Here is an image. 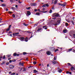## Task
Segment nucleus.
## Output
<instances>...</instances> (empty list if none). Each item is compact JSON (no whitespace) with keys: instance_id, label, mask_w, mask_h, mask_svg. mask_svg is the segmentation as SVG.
I'll use <instances>...</instances> for the list:
<instances>
[{"instance_id":"f257e3e1","label":"nucleus","mask_w":75,"mask_h":75,"mask_svg":"<svg viewBox=\"0 0 75 75\" xmlns=\"http://www.w3.org/2000/svg\"><path fill=\"white\" fill-rule=\"evenodd\" d=\"M52 16L53 17H57L59 16V14L58 13H55L52 15Z\"/></svg>"},{"instance_id":"f03ea898","label":"nucleus","mask_w":75,"mask_h":75,"mask_svg":"<svg viewBox=\"0 0 75 75\" xmlns=\"http://www.w3.org/2000/svg\"><path fill=\"white\" fill-rule=\"evenodd\" d=\"M60 23V21H57V23L56 24H54V25H57Z\"/></svg>"},{"instance_id":"7ed1b4c3","label":"nucleus","mask_w":75,"mask_h":75,"mask_svg":"<svg viewBox=\"0 0 75 75\" xmlns=\"http://www.w3.org/2000/svg\"><path fill=\"white\" fill-rule=\"evenodd\" d=\"M19 40H21V41H24V37H21L20 38Z\"/></svg>"},{"instance_id":"20e7f679","label":"nucleus","mask_w":75,"mask_h":75,"mask_svg":"<svg viewBox=\"0 0 75 75\" xmlns=\"http://www.w3.org/2000/svg\"><path fill=\"white\" fill-rule=\"evenodd\" d=\"M31 15V13L30 11H28L27 12V13L26 14L27 16H30Z\"/></svg>"},{"instance_id":"39448f33","label":"nucleus","mask_w":75,"mask_h":75,"mask_svg":"<svg viewBox=\"0 0 75 75\" xmlns=\"http://www.w3.org/2000/svg\"><path fill=\"white\" fill-rule=\"evenodd\" d=\"M18 34H19V33L18 32L13 33V35H14V36H17V35H18Z\"/></svg>"},{"instance_id":"423d86ee","label":"nucleus","mask_w":75,"mask_h":75,"mask_svg":"<svg viewBox=\"0 0 75 75\" xmlns=\"http://www.w3.org/2000/svg\"><path fill=\"white\" fill-rule=\"evenodd\" d=\"M51 54V52L50 51H48L47 52V54L48 55H50Z\"/></svg>"},{"instance_id":"0eeeda50","label":"nucleus","mask_w":75,"mask_h":75,"mask_svg":"<svg viewBox=\"0 0 75 75\" xmlns=\"http://www.w3.org/2000/svg\"><path fill=\"white\" fill-rule=\"evenodd\" d=\"M46 6L47 7H48L49 6V5H48V4H44L42 6V7H46Z\"/></svg>"},{"instance_id":"6e6552de","label":"nucleus","mask_w":75,"mask_h":75,"mask_svg":"<svg viewBox=\"0 0 75 75\" xmlns=\"http://www.w3.org/2000/svg\"><path fill=\"white\" fill-rule=\"evenodd\" d=\"M14 67V66H13V65H10L9 66V68L10 69H13Z\"/></svg>"},{"instance_id":"1a4fd4ad","label":"nucleus","mask_w":75,"mask_h":75,"mask_svg":"<svg viewBox=\"0 0 75 75\" xmlns=\"http://www.w3.org/2000/svg\"><path fill=\"white\" fill-rule=\"evenodd\" d=\"M52 64H58V62H56L54 60H53L52 61Z\"/></svg>"},{"instance_id":"9d476101","label":"nucleus","mask_w":75,"mask_h":75,"mask_svg":"<svg viewBox=\"0 0 75 75\" xmlns=\"http://www.w3.org/2000/svg\"><path fill=\"white\" fill-rule=\"evenodd\" d=\"M19 65H21V66H24V63H21V62H19Z\"/></svg>"},{"instance_id":"9b49d317","label":"nucleus","mask_w":75,"mask_h":75,"mask_svg":"<svg viewBox=\"0 0 75 75\" xmlns=\"http://www.w3.org/2000/svg\"><path fill=\"white\" fill-rule=\"evenodd\" d=\"M30 5L31 6H37V4L35 3H32L30 4Z\"/></svg>"},{"instance_id":"f8f14e48","label":"nucleus","mask_w":75,"mask_h":75,"mask_svg":"<svg viewBox=\"0 0 75 75\" xmlns=\"http://www.w3.org/2000/svg\"><path fill=\"white\" fill-rule=\"evenodd\" d=\"M58 4L59 5H60V6H62L63 7H65V5L63 4L59 3Z\"/></svg>"},{"instance_id":"ddd939ff","label":"nucleus","mask_w":75,"mask_h":75,"mask_svg":"<svg viewBox=\"0 0 75 75\" xmlns=\"http://www.w3.org/2000/svg\"><path fill=\"white\" fill-rule=\"evenodd\" d=\"M71 70L72 71V70H75V68L73 67H71Z\"/></svg>"},{"instance_id":"4468645a","label":"nucleus","mask_w":75,"mask_h":75,"mask_svg":"<svg viewBox=\"0 0 75 75\" xmlns=\"http://www.w3.org/2000/svg\"><path fill=\"white\" fill-rule=\"evenodd\" d=\"M66 73L67 74H69L70 75H71L72 74V72H70L69 71H67L66 72Z\"/></svg>"},{"instance_id":"2eb2a0df","label":"nucleus","mask_w":75,"mask_h":75,"mask_svg":"<svg viewBox=\"0 0 75 75\" xmlns=\"http://www.w3.org/2000/svg\"><path fill=\"white\" fill-rule=\"evenodd\" d=\"M48 27L46 26H44L43 27V28L45 29V30H47Z\"/></svg>"},{"instance_id":"dca6fc26","label":"nucleus","mask_w":75,"mask_h":75,"mask_svg":"<svg viewBox=\"0 0 75 75\" xmlns=\"http://www.w3.org/2000/svg\"><path fill=\"white\" fill-rule=\"evenodd\" d=\"M23 24L25 26H28V24H26L25 23H23Z\"/></svg>"},{"instance_id":"f3484780","label":"nucleus","mask_w":75,"mask_h":75,"mask_svg":"<svg viewBox=\"0 0 75 75\" xmlns=\"http://www.w3.org/2000/svg\"><path fill=\"white\" fill-rule=\"evenodd\" d=\"M1 5L2 7H6V5L4 4H2Z\"/></svg>"},{"instance_id":"a211bd4d","label":"nucleus","mask_w":75,"mask_h":75,"mask_svg":"<svg viewBox=\"0 0 75 75\" xmlns=\"http://www.w3.org/2000/svg\"><path fill=\"white\" fill-rule=\"evenodd\" d=\"M72 50V48L69 49L67 50L68 51H67V52H69V51H71Z\"/></svg>"},{"instance_id":"6ab92c4d","label":"nucleus","mask_w":75,"mask_h":75,"mask_svg":"<svg viewBox=\"0 0 75 75\" xmlns=\"http://www.w3.org/2000/svg\"><path fill=\"white\" fill-rule=\"evenodd\" d=\"M42 30V28H39L38 29L37 31H40V30Z\"/></svg>"},{"instance_id":"aec40b11","label":"nucleus","mask_w":75,"mask_h":75,"mask_svg":"<svg viewBox=\"0 0 75 75\" xmlns=\"http://www.w3.org/2000/svg\"><path fill=\"white\" fill-rule=\"evenodd\" d=\"M58 72H59V73H61V72H62V70L61 69H59L58 70Z\"/></svg>"},{"instance_id":"412c9836","label":"nucleus","mask_w":75,"mask_h":75,"mask_svg":"<svg viewBox=\"0 0 75 75\" xmlns=\"http://www.w3.org/2000/svg\"><path fill=\"white\" fill-rule=\"evenodd\" d=\"M34 71V73H37V72H38L36 70H34L33 71Z\"/></svg>"},{"instance_id":"4be33fe9","label":"nucleus","mask_w":75,"mask_h":75,"mask_svg":"<svg viewBox=\"0 0 75 75\" xmlns=\"http://www.w3.org/2000/svg\"><path fill=\"white\" fill-rule=\"evenodd\" d=\"M63 32L64 33H66V29H64L63 31Z\"/></svg>"},{"instance_id":"5701e85b","label":"nucleus","mask_w":75,"mask_h":75,"mask_svg":"<svg viewBox=\"0 0 75 75\" xmlns=\"http://www.w3.org/2000/svg\"><path fill=\"white\" fill-rule=\"evenodd\" d=\"M57 3V0H55L54 2V4H55Z\"/></svg>"},{"instance_id":"b1692460","label":"nucleus","mask_w":75,"mask_h":75,"mask_svg":"<svg viewBox=\"0 0 75 75\" xmlns=\"http://www.w3.org/2000/svg\"><path fill=\"white\" fill-rule=\"evenodd\" d=\"M66 21H67V22H68V23H71V22H70L69 19L68 20L66 19Z\"/></svg>"},{"instance_id":"393cba45","label":"nucleus","mask_w":75,"mask_h":75,"mask_svg":"<svg viewBox=\"0 0 75 75\" xmlns=\"http://www.w3.org/2000/svg\"><path fill=\"white\" fill-rule=\"evenodd\" d=\"M25 42H27L28 41V38H25Z\"/></svg>"},{"instance_id":"a878e982","label":"nucleus","mask_w":75,"mask_h":75,"mask_svg":"<svg viewBox=\"0 0 75 75\" xmlns=\"http://www.w3.org/2000/svg\"><path fill=\"white\" fill-rule=\"evenodd\" d=\"M13 56H14L15 57H16V55H17V53H14L13 54Z\"/></svg>"},{"instance_id":"bb28decb","label":"nucleus","mask_w":75,"mask_h":75,"mask_svg":"<svg viewBox=\"0 0 75 75\" xmlns=\"http://www.w3.org/2000/svg\"><path fill=\"white\" fill-rule=\"evenodd\" d=\"M16 59L12 60V62H16Z\"/></svg>"},{"instance_id":"cd10ccee","label":"nucleus","mask_w":75,"mask_h":75,"mask_svg":"<svg viewBox=\"0 0 75 75\" xmlns=\"http://www.w3.org/2000/svg\"><path fill=\"white\" fill-rule=\"evenodd\" d=\"M23 72L24 71H26V69H25V68H23Z\"/></svg>"},{"instance_id":"c85d7f7f","label":"nucleus","mask_w":75,"mask_h":75,"mask_svg":"<svg viewBox=\"0 0 75 75\" xmlns=\"http://www.w3.org/2000/svg\"><path fill=\"white\" fill-rule=\"evenodd\" d=\"M25 32H26V33H31V32L27 31H25Z\"/></svg>"},{"instance_id":"c756f323","label":"nucleus","mask_w":75,"mask_h":75,"mask_svg":"<svg viewBox=\"0 0 75 75\" xmlns=\"http://www.w3.org/2000/svg\"><path fill=\"white\" fill-rule=\"evenodd\" d=\"M40 13H36V15H37V16H40Z\"/></svg>"},{"instance_id":"7c9ffc66","label":"nucleus","mask_w":75,"mask_h":75,"mask_svg":"<svg viewBox=\"0 0 75 75\" xmlns=\"http://www.w3.org/2000/svg\"><path fill=\"white\" fill-rule=\"evenodd\" d=\"M71 23L72 24H73V25H75V24H74V22L73 21H71Z\"/></svg>"},{"instance_id":"2f4dec72","label":"nucleus","mask_w":75,"mask_h":75,"mask_svg":"<svg viewBox=\"0 0 75 75\" xmlns=\"http://www.w3.org/2000/svg\"><path fill=\"white\" fill-rule=\"evenodd\" d=\"M30 7H27L26 9H27V10H30Z\"/></svg>"},{"instance_id":"473e14b6","label":"nucleus","mask_w":75,"mask_h":75,"mask_svg":"<svg viewBox=\"0 0 75 75\" xmlns=\"http://www.w3.org/2000/svg\"><path fill=\"white\" fill-rule=\"evenodd\" d=\"M15 74H16V73H11V75H15Z\"/></svg>"},{"instance_id":"72a5a7b5","label":"nucleus","mask_w":75,"mask_h":75,"mask_svg":"<svg viewBox=\"0 0 75 75\" xmlns=\"http://www.w3.org/2000/svg\"><path fill=\"white\" fill-rule=\"evenodd\" d=\"M41 13H47V11H42Z\"/></svg>"},{"instance_id":"f704fd0d","label":"nucleus","mask_w":75,"mask_h":75,"mask_svg":"<svg viewBox=\"0 0 75 75\" xmlns=\"http://www.w3.org/2000/svg\"><path fill=\"white\" fill-rule=\"evenodd\" d=\"M57 59V57H54V60H56Z\"/></svg>"},{"instance_id":"c9c22d12","label":"nucleus","mask_w":75,"mask_h":75,"mask_svg":"<svg viewBox=\"0 0 75 75\" xmlns=\"http://www.w3.org/2000/svg\"><path fill=\"white\" fill-rule=\"evenodd\" d=\"M23 55H25V54H27V53L26 52H23Z\"/></svg>"},{"instance_id":"e433bc0d","label":"nucleus","mask_w":75,"mask_h":75,"mask_svg":"<svg viewBox=\"0 0 75 75\" xmlns=\"http://www.w3.org/2000/svg\"><path fill=\"white\" fill-rule=\"evenodd\" d=\"M52 12V11L50 9V13H51Z\"/></svg>"},{"instance_id":"4c0bfd02","label":"nucleus","mask_w":75,"mask_h":75,"mask_svg":"<svg viewBox=\"0 0 75 75\" xmlns=\"http://www.w3.org/2000/svg\"><path fill=\"white\" fill-rule=\"evenodd\" d=\"M33 64H34V65L36 64H37V62H33Z\"/></svg>"},{"instance_id":"58836bf2","label":"nucleus","mask_w":75,"mask_h":75,"mask_svg":"<svg viewBox=\"0 0 75 75\" xmlns=\"http://www.w3.org/2000/svg\"><path fill=\"white\" fill-rule=\"evenodd\" d=\"M3 58V57L2 56H0V61H1V59Z\"/></svg>"},{"instance_id":"ea45409f","label":"nucleus","mask_w":75,"mask_h":75,"mask_svg":"<svg viewBox=\"0 0 75 75\" xmlns=\"http://www.w3.org/2000/svg\"><path fill=\"white\" fill-rule=\"evenodd\" d=\"M58 51V49H57L54 50V51L55 52H57V51Z\"/></svg>"},{"instance_id":"a19ab883","label":"nucleus","mask_w":75,"mask_h":75,"mask_svg":"<svg viewBox=\"0 0 75 75\" xmlns=\"http://www.w3.org/2000/svg\"><path fill=\"white\" fill-rule=\"evenodd\" d=\"M68 26V23H66V27Z\"/></svg>"},{"instance_id":"79ce46f5","label":"nucleus","mask_w":75,"mask_h":75,"mask_svg":"<svg viewBox=\"0 0 75 75\" xmlns=\"http://www.w3.org/2000/svg\"><path fill=\"white\" fill-rule=\"evenodd\" d=\"M38 10V11H39V12H40V13H41V11H40V10L39 9Z\"/></svg>"},{"instance_id":"37998d69","label":"nucleus","mask_w":75,"mask_h":75,"mask_svg":"<svg viewBox=\"0 0 75 75\" xmlns=\"http://www.w3.org/2000/svg\"><path fill=\"white\" fill-rule=\"evenodd\" d=\"M10 28H8V29L7 30H6V31H9V30H10Z\"/></svg>"},{"instance_id":"c03bdc74","label":"nucleus","mask_w":75,"mask_h":75,"mask_svg":"<svg viewBox=\"0 0 75 75\" xmlns=\"http://www.w3.org/2000/svg\"><path fill=\"white\" fill-rule=\"evenodd\" d=\"M5 64V62H3V63L1 64V65H3V64Z\"/></svg>"},{"instance_id":"a18cd8bd","label":"nucleus","mask_w":75,"mask_h":75,"mask_svg":"<svg viewBox=\"0 0 75 75\" xmlns=\"http://www.w3.org/2000/svg\"><path fill=\"white\" fill-rule=\"evenodd\" d=\"M5 58H6V57H5V55H4V57H3V59H5Z\"/></svg>"},{"instance_id":"49530a36","label":"nucleus","mask_w":75,"mask_h":75,"mask_svg":"<svg viewBox=\"0 0 75 75\" xmlns=\"http://www.w3.org/2000/svg\"><path fill=\"white\" fill-rule=\"evenodd\" d=\"M12 16L13 17V18H15V15L14 14H13L12 15Z\"/></svg>"},{"instance_id":"de8ad7c7","label":"nucleus","mask_w":75,"mask_h":75,"mask_svg":"<svg viewBox=\"0 0 75 75\" xmlns=\"http://www.w3.org/2000/svg\"><path fill=\"white\" fill-rule=\"evenodd\" d=\"M8 57H10L11 56V55L10 54H8V55H7Z\"/></svg>"},{"instance_id":"09e8293b","label":"nucleus","mask_w":75,"mask_h":75,"mask_svg":"<svg viewBox=\"0 0 75 75\" xmlns=\"http://www.w3.org/2000/svg\"><path fill=\"white\" fill-rule=\"evenodd\" d=\"M12 13H13V12H11V11H9L8 12V13L9 14H11Z\"/></svg>"},{"instance_id":"8fccbe9b","label":"nucleus","mask_w":75,"mask_h":75,"mask_svg":"<svg viewBox=\"0 0 75 75\" xmlns=\"http://www.w3.org/2000/svg\"><path fill=\"white\" fill-rule=\"evenodd\" d=\"M73 37L74 38H75V34H73Z\"/></svg>"},{"instance_id":"3c124183","label":"nucleus","mask_w":75,"mask_h":75,"mask_svg":"<svg viewBox=\"0 0 75 75\" xmlns=\"http://www.w3.org/2000/svg\"><path fill=\"white\" fill-rule=\"evenodd\" d=\"M67 64H68V66H70V65H71V63H68Z\"/></svg>"},{"instance_id":"603ef678","label":"nucleus","mask_w":75,"mask_h":75,"mask_svg":"<svg viewBox=\"0 0 75 75\" xmlns=\"http://www.w3.org/2000/svg\"><path fill=\"white\" fill-rule=\"evenodd\" d=\"M44 10H45V8H43L42 9V11H44Z\"/></svg>"},{"instance_id":"864d4df0","label":"nucleus","mask_w":75,"mask_h":75,"mask_svg":"<svg viewBox=\"0 0 75 75\" xmlns=\"http://www.w3.org/2000/svg\"><path fill=\"white\" fill-rule=\"evenodd\" d=\"M11 25H10L9 26V28H11Z\"/></svg>"},{"instance_id":"5fc2aeb1","label":"nucleus","mask_w":75,"mask_h":75,"mask_svg":"<svg viewBox=\"0 0 75 75\" xmlns=\"http://www.w3.org/2000/svg\"><path fill=\"white\" fill-rule=\"evenodd\" d=\"M12 62V60H10V61H9V62H10V63H11V62Z\"/></svg>"},{"instance_id":"6e6d98bb","label":"nucleus","mask_w":75,"mask_h":75,"mask_svg":"<svg viewBox=\"0 0 75 75\" xmlns=\"http://www.w3.org/2000/svg\"><path fill=\"white\" fill-rule=\"evenodd\" d=\"M1 1V2H3L4 1L3 0H0Z\"/></svg>"},{"instance_id":"4d7b16f0","label":"nucleus","mask_w":75,"mask_h":75,"mask_svg":"<svg viewBox=\"0 0 75 75\" xmlns=\"http://www.w3.org/2000/svg\"><path fill=\"white\" fill-rule=\"evenodd\" d=\"M73 51V52H74L75 53V50H74L73 51Z\"/></svg>"},{"instance_id":"13d9d810","label":"nucleus","mask_w":75,"mask_h":75,"mask_svg":"<svg viewBox=\"0 0 75 75\" xmlns=\"http://www.w3.org/2000/svg\"><path fill=\"white\" fill-rule=\"evenodd\" d=\"M52 10H54V7H52Z\"/></svg>"},{"instance_id":"bf43d9fd","label":"nucleus","mask_w":75,"mask_h":75,"mask_svg":"<svg viewBox=\"0 0 75 75\" xmlns=\"http://www.w3.org/2000/svg\"><path fill=\"white\" fill-rule=\"evenodd\" d=\"M10 1H11V2H13V0H10Z\"/></svg>"},{"instance_id":"052dcab7","label":"nucleus","mask_w":75,"mask_h":75,"mask_svg":"<svg viewBox=\"0 0 75 75\" xmlns=\"http://www.w3.org/2000/svg\"><path fill=\"white\" fill-rule=\"evenodd\" d=\"M8 8H6V11H8Z\"/></svg>"},{"instance_id":"680f3d73","label":"nucleus","mask_w":75,"mask_h":75,"mask_svg":"<svg viewBox=\"0 0 75 75\" xmlns=\"http://www.w3.org/2000/svg\"><path fill=\"white\" fill-rule=\"evenodd\" d=\"M17 56L18 57L19 56V54H16Z\"/></svg>"},{"instance_id":"e2e57ef3","label":"nucleus","mask_w":75,"mask_h":75,"mask_svg":"<svg viewBox=\"0 0 75 75\" xmlns=\"http://www.w3.org/2000/svg\"><path fill=\"white\" fill-rule=\"evenodd\" d=\"M72 20H74V17H73L72 18Z\"/></svg>"},{"instance_id":"0e129e2a","label":"nucleus","mask_w":75,"mask_h":75,"mask_svg":"<svg viewBox=\"0 0 75 75\" xmlns=\"http://www.w3.org/2000/svg\"><path fill=\"white\" fill-rule=\"evenodd\" d=\"M35 11H37V10L36 9H35Z\"/></svg>"},{"instance_id":"69168bd1","label":"nucleus","mask_w":75,"mask_h":75,"mask_svg":"<svg viewBox=\"0 0 75 75\" xmlns=\"http://www.w3.org/2000/svg\"><path fill=\"white\" fill-rule=\"evenodd\" d=\"M28 58H26V61H28Z\"/></svg>"},{"instance_id":"338daca9","label":"nucleus","mask_w":75,"mask_h":75,"mask_svg":"<svg viewBox=\"0 0 75 75\" xmlns=\"http://www.w3.org/2000/svg\"><path fill=\"white\" fill-rule=\"evenodd\" d=\"M15 7L17 8V7H18V6H17V5H16V6H15Z\"/></svg>"},{"instance_id":"774afa93","label":"nucleus","mask_w":75,"mask_h":75,"mask_svg":"<svg viewBox=\"0 0 75 75\" xmlns=\"http://www.w3.org/2000/svg\"><path fill=\"white\" fill-rule=\"evenodd\" d=\"M11 71H9V74H11Z\"/></svg>"}]
</instances>
